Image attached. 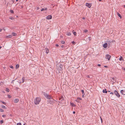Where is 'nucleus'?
<instances>
[{
  "instance_id": "30",
  "label": "nucleus",
  "mask_w": 125,
  "mask_h": 125,
  "mask_svg": "<svg viewBox=\"0 0 125 125\" xmlns=\"http://www.w3.org/2000/svg\"><path fill=\"white\" fill-rule=\"evenodd\" d=\"M9 67L10 68H11L12 69H13L14 68L12 66V65H10V66Z\"/></svg>"
},
{
  "instance_id": "1",
  "label": "nucleus",
  "mask_w": 125,
  "mask_h": 125,
  "mask_svg": "<svg viewBox=\"0 0 125 125\" xmlns=\"http://www.w3.org/2000/svg\"><path fill=\"white\" fill-rule=\"evenodd\" d=\"M41 101V99L40 97H37L35 100L34 103L35 104H39Z\"/></svg>"
},
{
  "instance_id": "28",
  "label": "nucleus",
  "mask_w": 125,
  "mask_h": 125,
  "mask_svg": "<svg viewBox=\"0 0 125 125\" xmlns=\"http://www.w3.org/2000/svg\"><path fill=\"white\" fill-rule=\"evenodd\" d=\"M9 19L11 20H13L14 19V18L12 17H10L9 18Z\"/></svg>"
},
{
  "instance_id": "46",
  "label": "nucleus",
  "mask_w": 125,
  "mask_h": 125,
  "mask_svg": "<svg viewBox=\"0 0 125 125\" xmlns=\"http://www.w3.org/2000/svg\"><path fill=\"white\" fill-rule=\"evenodd\" d=\"M97 65L99 66H101V65L100 64H98Z\"/></svg>"
},
{
  "instance_id": "50",
  "label": "nucleus",
  "mask_w": 125,
  "mask_h": 125,
  "mask_svg": "<svg viewBox=\"0 0 125 125\" xmlns=\"http://www.w3.org/2000/svg\"><path fill=\"white\" fill-rule=\"evenodd\" d=\"M82 19L83 20H84L85 19V17H83Z\"/></svg>"
},
{
  "instance_id": "44",
  "label": "nucleus",
  "mask_w": 125,
  "mask_h": 125,
  "mask_svg": "<svg viewBox=\"0 0 125 125\" xmlns=\"http://www.w3.org/2000/svg\"><path fill=\"white\" fill-rule=\"evenodd\" d=\"M72 43L73 44H74L75 43V42L74 41H73L72 42Z\"/></svg>"
},
{
  "instance_id": "13",
  "label": "nucleus",
  "mask_w": 125,
  "mask_h": 125,
  "mask_svg": "<svg viewBox=\"0 0 125 125\" xmlns=\"http://www.w3.org/2000/svg\"><path fill=\"white\" fill-rule=\"evenodd\" d=\"M19 101V100L18 99H15L14 101V102L15 103H17Z\"/></svg>"
},
{
  "instance_id": "36",
  "label": "nucleus",
  "mask_w": 125,
  "mask_h": 125,
  "mask_svg": "<svg viewBox=\"0 0 125 125\" xmlns=\"http://www.w3.org/2000/svg\"><path fill=\"white\" fill-rule=\"evenodd\" d=\"M75 101L77 102H79V100H78V99H76L75 100Z\"/></svg>"
},
{
  "instance_id": "56",
  "label": "nucleus",
  "mask_w": 125,
  "mask_h": 125,
  "mask_svg": "<svg viewBox=\"0 0 125 125\" xmlns=\"http://www.w3.org/2000/svg\"><path fill=\"white\" fill-rule=\"evenodd\" d=\"M16 89H17L18 88H17V87H16Z\"/></svg>"
},
{
  "instance_id": "4",
  "label": "nucleus",
  "mask_w": 125,
  "mask_h": 125,
  "mask_svg": "<svg viewBox=\"0 0 125 125\" xmlns=\"http://www.w3.org/2000/svg\"><path fill=\"white\" fill-rule=\"evenodd\" d=\"M114 93L116 95V96L118 97H120V95L118 93L117 91L116 90H115L114 91Z\"/></svg>"
},
{
  "instance_id": "27",
  "label": "nucleus",
  "mask_w": 125,
  "mask_h": 125,
  "mask_svg": "<svg viewBox=\"0 0 125 125\" xmlns=\"http://www.w3.org/2000/svg\"><path fill=\"white\" fill-rule=\"evenodd\" d=\"M4 111L2 109L0 108V112H4Z\"/></svg>"
},
{
  "instance_id": "54",
  "label": "nucleus",
  "mask_w": 125,
  "mask_h": 125,
  "mask_svg": "<svg viewBox=\"0 0 125 125\" xmlns=\"http://www.w3.org/2000/svg\"><path fill=\"white\" fill-rule=\"evenodd\" d=\"M2 47L1 46H0V49Z\"/></svg>"
},
{
  "instance_id": "5",
  "label": "nucleus",
  "mask_w": 125,
  "mask_h": 125,
  "mask_svg": "<svg viewBox=\"0 0 125 125\" xmlns=\"http://www.w3.org/2000/svg\"><path fill=\"white\" fill-rule=\"evenodd\" d=\"M111 57V56L107 54L105 56V58L106 59H108V60H110Z\"/></svg>"
},
{
  "instance_id": "19",
  "label": "nucleus",
  "mask_w": 125,
  "mask_h": 125,
  "mask_svg": "<svg viewBox=\"0 0 125 125\" xmlns=\"http://www.w3.org/2000/svg\"><path fill=\"white\" fill-rule=\"evenodd\" d=\"M73 32L74 35L76 36V35L77 33L76 32L74 31V30H73Z\"/></svg>"
},
{
  "instance_id": "14",
  "label": "nucleus",
  "mask_w": 125,
  "mask_h": 125,
  "mask_svg": "<svg viewBox=\"0 0 125 125\" xmlns=\"http://www.w3.org/2000/svg\"><path fill=\"white\" fill-rule=\"evenodd\" d=\"M47 9L46 8H42L41 10V11H42L43 10H46Z\"/></svg>"
},
{
  "instance_id": "31",
  "label": "nucleus",
  "mask_w": 125,
  "mask_h": 125,
  "mask_svg": "<svg viewBox=\"0 0 125 125\" xmlns=\"http://www.w3.org/2000/svg\"><path fill=\"white\" fill-rule=\"evenodd\" d=\"M3 123V120H1L0 121V123L2 124Z\"/></svg>"
},
{
  "instance_id": "26",
  "label": "nucleus",
  "mask_w": 125,
  "mask_h": 125,
  "mask_svg": "<svg viewBox=\"0 0 125 125\" xmlns=\"http://www.w3.org/2000/svg\"><path fill=\"white\" fill-rule=\"evenodd\" d=\"M65 42L64 41H61V43L62 44H64L65 43Z\"/></svg>"
},
{
  "instance_id": "10",
  "label": "nucleus",
  "mask_w": 125,
  "mask_h": 125,
  "mask_svg": "<svg viewBox=\"0 0 125 125\" xmlns=\"http://www.w3.org/2000/svg\"><path fill=\"white\" fill-rule=\"evenodd\" d=\"M107 43H105L103 45V47L105 48H106L107 46Z\"/></svg>"
},
{
  "instance_id": "6",
  "label": "nucleus",
  "mask_w": 125,
  "mask_h": 125,
  "mask_svg": "<svg viewBox=\"0 0 125 125\" xmlns=\"http://www.w3.org/2000/svg\"><path fill=\"white\" fill-rule=\"evenodd\" d=\"M106 42L107 43V44L109 45L108 46H110V43L112 42V41H110L109 40H107L106 41Z\"/></svg>"
},
{
  "instance_id": "11",
  "label": "nucleus",
  "mask_w": 125,
  "mask_h": 125,
  "mask_svg": "<svg viewBox=\"0 0 125 125\" xmlns=\"http://www.w3.org/2000/svg\"><path fill=\"white\" fill-rule=\"evenodd\" d=\"M121 93L122 94L125 95V91H124L123 90H122L121 91Z\"/></svg>"
},
{
  "instance_id": "59",
  "label": "nucleus",
  "mask_w": 125,
  "mask_h": 125,
  "mask_svg": "<svg viewBox=\"0 0 125 125\" xmlns=\"http://www.w3.org/2000/svg\"><path fill=\"white\" fill-rule=\"evenodd\" d=\"M124 70L125 71V68H124Z\"/></svg>"
},
{
  "instance_id": "60",
  "label": "nucleus",
  "mask_w": 125,
  "mask_h": 125,
  "mask_svg": "<svg viewBox=\"0 0 125 125\" xmlns=\"http://www.w3.org/2000/svg\"><path fill=\"white\" fill-rule=\"evenodd\" d=\"M21 82H20V83H21Z\"/></svg>"
},
{
  "instance_id": "57",
  "label": "nucleus",
  "mask_w": 125,
  "mask_h": 125,
  "mask_svg": "<svg viewBox=\"0 0 125 125\" xmlns=\"http://www.w3.org/2000/svg\"><path fill=\"white\" fill-rule=\"evenodd\" d=\"M18 0H16V1H18Z\"/></svg>"
},
{
  "instance_id": "42",
  "label": "nucleus",
  "mask_w": 125,
  "mask_h": 125,
  "mask_svg": "<svg viewBox=\"0 0 125 125\" xmlns=\"http://www.w3.org/2000/svg\"><path fill=\"white\" fill-rule=\"evenodd\" d=\"M104 67L105 68H107L108 67V66H107L105 65L104 66Z\"/></svg>"
},
{
  "instance_id": "16",
  "label": "nucleus",
  "mask_w": 125,
  "mask_h": 125,
  "mask_svg": "<svg viewBox=\"0 0 125 125\" xmlns=\"http://www.w3.org/2000/svg\"><path fill=\"white\" fill-rule=\"evenodd\" d=\"M119 60L120 61H123L124 60H123V58L122 57V56H120V57L119 59Z\"/></svg>"
},
{
  "instance_id": "52",
  "label": "nucleus",
  "mask_w": 125,
  "mask_h": 125,
  "mask_svg": "<svg viewBox=\"0 0 125 125\" xmlns=\"http://www.w3.org/2000/svg\"><path fill=\"white\" fill-rule=\"evenodd\" d=\"M99 1H102V0H99Z\"/></svg>"
},
{
  "instance_id": "24",
  "label": "nucleus",
  "mask_w": 125,
  "mask_h": 125,
  "mask_svg": "<svg viewBox=\"0 0 125 125\" xmlns=\"http://www.w3.org/2000/svg\"><path fill=\"white\" fill-rule=\"evenodd\" d=\"M1 107L3 108H4L5 109H6L7 108L5 106L3 105H2L1 106Z\"/></svg>"
},
{
  "instance_id": "17",
  "label": "nucleus",
  "mask_w": 125,
  "mask_h": 125,
  "mask_svg": "<svg viewBox=\"0 0 125 125\" xmlns=\"http://www.w3.org/2000/svg\"><path fill=\"white\" fill-rule=\"evenodd\" d=\"M12 35L14 36H16L17 35V34L16 33L13 32L12 33Z\"/></svg>"
},
{
  "instance_id": "12",
  "label": "nucleus",
  "mask_w": 125,
  "mask_h": 125,
  "mask_svg": "<svg viewBox=\"0 0 125 125\" xmlns=\"http://www.w3.org/2000/svg\"><path fill=\"white\" fill-rule=\"evenodd\" d=\"M12 36V35H9L7 36H6L7 38H11Z\"/></svg>"
},
{
  "instance_id": "51",
  "label": "nucleus",
  "mask_w": 125,
  "mask_h": 125,
  "mask_svg": "<svg viewBox=\"0 0 125 125\" xmlns=\"http://www.w3.org/2000/svg\"><path fill=\"white\" fill-rule=\"evenodd\" d=\"M75 111H73V114H75Z\"/></svg>"
},
{
  "instance_id": "9",
  "label": "nucleus",
  "mask_w": 125,
  "mask_h": 125,
  "mask_svg": "<svg viewBox=\"0 0 125 125\" xmlns=\"http://www.w3.org/2000/svg\"><path fill=\"white\" fill-rule=\"evenodd\" d=\"M52 18V16L51 15H49L46 17V19L48 20H50Z\"/></svg>"
},
{
  "instance_id": "34",
  "label": "nucleus",
  "mask_w": 125,
  "mask_h": 125,
  "mask_svg": "<svg viewBox=\"0 0 125 125\" xmlns=\"http://www.w3.org/2000/svg\"><path fill=\"white\" fill-rule=\"evenodd\" d=\"M77 99H78V100H82V99L81 98H79V97L77 98Z\"/></svg>"
},
{
  "instance_id": "29",
  "label": "nucleus",
  "mask_w": 125,
  "mask_h": 125,
  "mask_svg": "<svg viewBox=\"0 0 125 125\" xmlns=\"http://www.w3.org/2000/svg\"><path fill=\"white\" fill-rule=\"evenodd\" d=\"M0 102H2L3 104H6V103L4 102H3V101H0Z\"/></svg>"
},
{
  "instance_id": "25",
  "label": "nucleus",
  "mask_w": 125,
  "mask_h": 125,
  "mask_svg": "<svg viewBox=\"0 0 125 125\" xmlns=\"http://www.w3.org/2000/svg\"><path fill=\"white\" fill-rule=\"evenodd\" d=\"M10 12L11 13H14V11H13L12 10H10Z\"/></svg>"
},
{
  "instance_id": "18",
  "label": "nucleus",
  "mask_w": 125,
  "mask_h": 125,
  "mask_svg": "<svg viewBox=\"0 0 125 125\" xmlns=\"http://www.w3.org/2000/svg\"><path fill=\"white\" fill-rule=\"evenodd\" d=\"M71 33L70 32H67V33L66 35H67L70 36L71 35Z\"/></svg>"
},
{
  "instance_id": "41",
  "label": "nucleus",
  "mask_w": 125,
  "mask_h": 125,
  "mask_svg": "<svg viewBox=\"0 0 125 125\" xmlns=\"http://www.w3.org/2000/svg\"><path fill=\"white\" fill-rule=\"evenodd\" d=\"M8 97L9 98H11V96H10V95H8Z\"/></svg>"
},
{
  "instance_id": "61",
  "label": "nucleus",
  "mask_w": 125,
  "mask_h": 125,
  "mask_svg": "<svg viewBox=\"0 0 125 125\" xmlns=\"http://www.w3.org/2000/svg\"><path fill=\"white\" fill-rule=\"evenodd\" d=\"M25 125V124H24L23 125Z\"/></svg>"
},
{
  "instance_id": "45",
  "label": "nucleus",
  "mask_w": 125,
  "mask_h": 125,
  "mask_svg": "<svg viewBox=\"0 0 125 125\" xmlns=\"http://www.w3.org/2000/svg\"><path fill=\"white\" fill-rule=\"evenodd\" d=\"M2 29L1 28H0V32H1L2 31Z\"/></svg>"
},
{
  "instance_id": "43",
  "label": "nucleus",
  "mask_w": 125,
  "mask_h": 125,
  "mask_svg": "<svg viewBox=\"0 0 125 125\" xmlns=\"http://www.w3.org/2000/svg\"><path fill=\"white\" fill-rule=\"evenodd\" d=\"M87 77L88 78H90V76L89 75H87Z\"/></svg>"
},
{
  "instance_id": "15",
  "label": "nucleus",
  "mask_w": 125,
  "mask_h": 125,
  "mask_svg": "<svg viewBox=\"0 0 125 125\" xmlns=\"http://www.w3.org/2000/svg\"><path fill=\"white\" fill-rule=\"evenodd\" d=\"M103 92L104 93H107V92L106 89H105L104 90H103Z\"/></svg>"
},
{
  "instance_id": "48",
  "label": "nucleus",
  "mask_w": 125,
  "mask_h": 125,
  "mask_svg": "<svg viewBox=\"0 0 125 125\" xmlns=\"http://www.w3.org/2000/svg\"><path fill=\"white\" fill-rule=\"evenodd\" d=\"M100 117V118H101V120L102 122V120H102V118H101V117Z\"/></svg>"
},
{
  "instance_id": "58",
  "label": "nucleus",
  "mask_w": 125,
  "mask_h": 125,
  "mask_svg": "<svg viewBox=\"0 0 125 125\" xmlns=\"http://www.w3.org/2000/svg\"><path fill=\"white\" fill-rule=\"evenodd\" d=\"M83 96H82V97H83Z\"/></svg>"
},
{
  "instance_id": "7",
  "label": "nucleus",
  "mask_w": 125,
  "mask_h": 125,
  "mask_svg": "<svg viewBox=\"0 0 125 125\" xmlns=\"http://www.w3.org/2000/svg\"><path fill=\"white\" fill-rule=\"evenodd\" d=\"M45 51H44V52H45L46 54H48L49 52V50L47 48H45L44 49Z\"/></svg>"
},
{
  "instance_id": "39",
  "label": "nucleus",
  "mask_w": 125,
  "mask_h": 125,
  "mask_svg": "<svg viewBox=\"0 0 125 125\" xmlns=\"http://www.w3.org/2000/svg\"><path fill=\"white\" fill-rule=\"evenodd\" d=\"M110 94H114V93L113 92H111L110 93Z\"/></svg>"
},
{
  "instance_id": "21",
  "label": "nucleus",
  "mask_w": 125,
  "mask_h": 125,
  "mask_svg": "<svg viewBox=\"0 0 125 125\" xmlns=\"http://www.w3.org/2000/svg\"><path fill=\"white\" fill-rule=\"evenodd\" d=\"M25 77H23L22 78V83H23L24 81V80H25Z\"/></svg>"
},
{
  "instance_id": "47",
  "label": "nucleus",
  "mask_w": 125,
  "mask_h": 125,
  "mask_svg": "<svg viewBox=\"0 0 125 125\" xmlns=\"http://www.w3.org/2000/svg\"><path fill=\"white\" fill-rule=\"evenodd\" d=\"M64 47V46L63 45L61 47L62 48H63Z\"/></svg>"
},
{
  "instance_id": "2",
  "label": "nucleus",
  "mask_w": 125,
  "mask_h": 125,
  "mask_svg": "<svg viewBox=\"0 0 125 125\" xmlns=\"http://www.w3.org/2000/svg\"><path fill=\"white\" fill-rule=\"evenodd\" d=\"M42 94L44 95L46 98L49 99H52V97L51 95L47 94L43 92H42Z\"/></svg>"
},
{
  "instance_id": "40",
  "label": "nucleus",
  "mask_w": 125,
  "mask_h": 125,
  "mask_svg": "<svg viewBox=\"0 0 125 125\" xmlns=\"http://www.w3.org/2000/svg\"><path fill=\"white\" fill-rule=\"evenodd\" d=\"M59 46V45H58V44H56V47H58V46Z\"/></svg>"
},
{
  "instance_id": "32",
  "label": "nucleus",
  "mask_w": 125,
  "mask_h": 125,
  "mask_svg": "<svg viewBox=\"0 0 125 125\" xmlns=\"http://www.w3.org/2000/svg\"><path fill=\"white\" fill-rule=\"evenodd\" d=\"M17 125H21V123H17Z\"/></svg>"
},
{
  "instance_id": "49",
  "label": "nucleus",
  "mask_w": 125,
  "mask_h": 125,
  "mask_svg": "<svg viewBox=\"0 0 125 125\" xmlns=\"http://www.w3.org/2000/svg\"><path fill=\"white\" fill-rule=\"evenodd\" d=\"M90 38H91V37H89V41H90V40H91V39H90Z\"/></svg>"
},
{
  "instance_id": "23",
  "label": "nucleus",
  "mask_w": 125,
  "mask_h": 125,
  "mask_svg": "<svg viewBox=\"0 0 125 125\" xmlns=\"http://www.w3.org/2000/svg\"><path fill=\"white\" fill-rule=\"evenodd\" d=\"M6 91L7 92H9V89L8 88H6Z\"/></svg>"
},
{
  "instance_id": "22",
  "label": "nucleus",
  "mask_w": 125,
  "mask_h": 125,
  "mask_svg": "<svg viewBox=\"0 0 125 125\" xmlns=\"http://www.w3.org/2000/svg\"><path fill=\"white\" fill-rule=\"evenodd\" d=\"M19 67V64L16 65V69H17V68H18Z\"/></svg>"
},
{
  "instance_id": "8",
  "label": "nucleus",
  "mask_w": 125,
  "mask_h": 125,
  "mask_svg": "<svg viewBox=\"0 0 125 125\" xmlns=\"http://www.w3.org/2000/svg\"><path fill=\"white\" fill-rule=\"evenodd\" d=\"M86 6L88 7L89 8H90L91 6V4L88 3H86Z\"/></svg>"
},
{
  "instance_id": "35",
  "label": "nucleus",
  "mask_w": 125,
  "mask_h": 125,
  "mask_svg": "<svg viewBox=\"0 0 125 125\" xmlns=\"http://www.w3.org/2000/svg\"><path fill=\"white\" fill-rule=\"evenodd\" d=\"M3 117H6V115H3L2 116Z\"/></svg>"
},
{
  "instance_id": "20",
  "label": "nucleus",
  "mask_w": 125,
  "mask_h": 125,
  "mask_svg": "<svg viewBox=\"0 0 125 125\" xmlns=\"http://www.w3.org/2000/svg\"><path fill=\"white\" fill-rule=\"evenodd\" d=\"M118 15L121 18H122V16L120 15V14L118 13H117Z\"/></svg>"
},
{
  "instance_id": "38",
  "label": "nucleus",
  "mask_w": 125,
  "mask_h": 125,
  "mask_svg": "<svg viewBox=\"0 0 125 125\" xmlns=\"http://www.w3.org/2000/svg\"><path fill=\"white\" fill-rule=\"evenodd\" d=\"M114 78H111V80H114Z\"/></svg>"
},
{
  "instance_id": "3",
  "label": "nucleus",
  "mask_w": 125,
  "mask_h": 125,
  "mask_svg": "<svg viewBox=\"0 0 125 125\" xmlns=\"http://www.w3.org/2000/svg\"><path fill=\"white\" fill-rule=\"evenodd\" d=\"M59 100H60L59 101V103L63 104L64 102V100L62 96H61V97L59 98Z\"/></svg>"
},
{
  "instance_id": "33",
  "label": "nucleus",
  "mask_w": 125,
  "mask_h": 125,
  "mask_svg": "<svg viewBox=\"0 0 125 125\" xmlns=\"http://www.w3.org/2000/svg\"><path fill=\"white\" fill-rule=\"evenodd\" d=\"M84 32L86 33L88 31L87 30H84Z\"/></svg>"
},
{
  "instance_id": "55",
  "label": "nucleus",
  "mask_w": 125,
  "mask_h": 125,
  "mask_svg": "<svg viewBox=\"0 0 125 125\" xmlns=\"http://www.w3.org/2000/svg\"><path fill=\"white\" fill-rule=\"evenodd\" d=\"M123 6L125 8V5H124Z\"/></svg>"
},
{
  "instance_id": "53",
  "label": "nucleus",
  "mask_w": 125,
  "mask_h": 125,
  "mask_svg": "<svg viewBox=\"0 0 125 125\" xmlns=\"http://www.w3.org/2000/svg\"><path fill=\"white\" fill-rule=\"evenodd\" d=\"M14 81V80H13L12 81V82H11V83H12L13 82V81Z\"/></svg>"
},
{
  "instance_id": "37",
  "label": "nucleus",
  "mask_w": 125,
  "mask_h": 125,
  "mask_svg": "<svg viewBox=\"0 0 125 125\" xmlns=\"http://www.w3.org/2000/svg\"><path fill=\"white\" fill-rule=\"evenodd\" d=\"M81 92H82L83 94V93H84V91L83 90H81Z\"/></svg>"
}]
</instances>
